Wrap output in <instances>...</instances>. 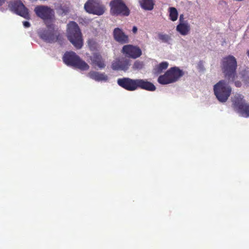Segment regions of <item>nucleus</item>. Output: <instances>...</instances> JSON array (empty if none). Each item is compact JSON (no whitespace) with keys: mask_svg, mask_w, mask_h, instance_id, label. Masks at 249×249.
<instances>
[{"mask_svg":"<svg viewBox=\"0 0 249 249\" xmlns=\"http://www.w3.org/2000/svg\"><path fill=\"white\" fill-rule=\"evenodd\" d=\"M36 15L43 19L48 28L39 33V36L49 43L56 41L58 39L57 33L54 30L53 22L54 20V12L51 8L44 5L37 6L35 8Z\"/></svg>","mask_w":249,"mask_h":249,"instance_id":"1","label":"nucleus"},{"mask_svg":"<svg viewBox=\"0 0 249 249\" xmlns=\"http://www.w3.org/2000/svg\"><path fill=\"white\" fill-rule=\"evenodd\" d=\"M237 67L236 58L232 55H228L222 59L221 69L225 77L229 81H233L236 75Z\"/></svg>","mask_w":249,"mask_h":249,"instance_id":"2","label":"nucleus"},{"mask_svg":"<svg viewBox=\"0 0 249 249\" xmlns=\"http://www.w3.org/2000/svg\"><path fill=\"white\" fill-rule=\"evenodd\" d=\"M67 36L70 41L77 49H80L83 45L82 33L76 23L70 22L67 26Z\"/></svg>","mask_w":249,"mask_h":249,"instance_id":"3","label":"nucleus"},{"mask_svg":"<svg viewBox=\"0 0 249 249\" xmlns=\"http://www.w3.org/2000/svg\"><path fill=\"white\" fill-rule=\"evenodd\" d=\"M183 75L184 72L179 68L172 67L164 74L160 75L158 79V82L161 85L173 83L178 81Z\"/></svg>","mask_w":249,"mask_h":249,"instance_id":"4","label":"nucleus"},{"mask_svg":"<svg viewBox=\"0 0 249 249\" xmlns=\"http://www.w3.org/2000/svg\"><path fill=\"white\" fill-rule=\"evenodd\" d=\"M213 91L219 102H225L231 95V89L225 80H222L214 85Z\"/></svg>","mask_w":249,"mask_h":249,"instance_id":"5","label":"nucleus"},{"mask_svg":"<svg viewBox=\"0 0 249 249\" xmlns=\"http://www.w3.org/2000/svg\"><path fill=\"white\" fill-rule=\"evenodd\" d=\"M63 61L66 65L76 67L81 70H87L89 68V65L72 52L66 53L63 56Z\"/></svg>","mask_w":249,"mask_h":249,"instance_id":"6","label":"nucleus"},{"mask_svg":"<svg viewBox=\"0 0 249 249\" xmlns=\"http://www.w3.org/2000/svg\"><path fill=\"white\" fill-rule=\"evenodd\" d=\"M87 12L97 16H101L106 11L105 6L97 0H88L84 5Z\"/></svg>","mask_w":249,"mask_h":249,"instance_id":"7","label":"nucleus"},{"mask_svg":"<svg viewBox=\"0 0 249 249\" xmlns=\"http://www.w3.org/2000/svg\"><path fill=\"white\" fill-rule=\"evenodd\" d=\"M110 12L112 15L128 16L129 11L122 0H114L110 2Z\"/></svg>","mask_w":249,"mask_h":249,"instance_id":"8","label":"nucleus"},{"mask_svg":"<svg viewBox=\"0 0 249 249\" xmlns=\"http://www.w3.org/2000/svg\"><path fill=\"white\" fill-rule=\"evenodd\" d=\"M233 102L240 115L244 117H249V104L243 100V96L238 95L235 97Z\"/></svg>","mask_w":249,"mask_h":249,"instance_id":"9","label":"nucleus"},{"mask_svg":"<svg viewBox=\"0 0 249 249\" xmlns=\"http://www.w3.org/2000/svg\"><path fill=\"white\" fill-rule=\"evenodd\" d=\"M9 7L12 11L21 17L26 19L30 18L28 10L20 1L17 0L12 2L9 5Z\"/></svg>","mask_w":249,"mask_h":249,"instance_id":"10","label":"nucleus"},{"mask_svg":"<svg viewBox=\"0 0 249 249\" xmlns=\"http://www.w3.org/2000/svg\"><path fill=\"white\" fill-rule=\"evenodd\" d=\"M117 83L121 87L129 91H133L138 89V79L120 78L118 79Z\"/></svg>","mask_w":249,"mask_h":249,"instance_id":"11","label":"nucleus"},{"mask_svg":"<svg viewBox=\"0 0 249 249\" xmlns=\"http://www.w3.org/2000/svg\"><path fill=\"white\" fill-rule=\"evenodd\" d=\"M122 52L125 55L134 59L140 57L142 54L141 50L139 47L131 45H124Z\"/></svg>","mask_w":249,"mask_h":249,"instance_id":"12","label":"nucleus"},{"mask_svg":"<svg viewBox=\"0 0 249 249\" xmlns=\"http://www.w3.org/2000/svg\"><path fill=\"white\" fill-rule=\"evenodd\" d=\"M130 65V61L124 58L116 59L112 63L111 68L116 71H124L128 70Z\"/></svg>","mask_w":249,"mask_h":249,"instance_id":"13","label":"nucleus"},{"mask_svg":"<svg viewBox=\"0 0 249 249\" xmlns=\"http://www.w3.org/2000/svg\"><path fill=\"white\" fill-rule=\"evenodd\" d=\"M113 36L115 40L122 44L126 43L128 42V36L125 35L122 29L116 28L113 31Z\"/></svg>","mask_w":249,"mask_h":249,"instance_id":"14","label":"nucleus"},{"mask_svg":"<svg viewBox=\"0 0 249 249\" xmlns=\"http://www.w3.org/2000/svg\"><path fill=\"white\" fill-rule=\"evenodd\" d=\"M88 76L97 82H106L108 80V76L105 73H101L95 71H90Z\"/></svg>","mask_w":249,"mask_h":249,"instance_id":"15","label":"nucleus"},{"mask_svg":"<svg viewBox=\"0 0 249 249\" xmlns=\"http://www.w3.org/2000/svg\"><path fill=\"white\" fill-rule=\"evenodd\" d=\"M176 30L181 35L186 36L190 33V25L188 22L179 23L176 27Z\"/></svg>","mask_w":249,"mask_h":249,"instance_id":"16","label":"nucleus"},{"mask_svg":"<svg viewBox=\"0 0 249 249\" xmlns=\"http://www.w3.org/2000/svg\"><path fill=\"white\" fill-rule=\"evenodd\" d=\"M90 59L92 64L93 66H97L100 69L104 68L106 66L102 56L99 54L94 53Z\"/></svg>","mask_w":249,"mask_h":249,"instance_id":"17","label":"nucleus"},{"mask_svg":"<svg viewBox=\"0 0 249 249\" xmlns=\"http://www.w3.org/2000/svg\"><path fill=\"white\" fill-rule=\"evenodd\" d=\"M149 90L154 91L156 89L155 86L151 82L142 79H138V88Z\"/></svg>","mask_w":249,"mask_h":249,"instance_id":"18","label":"nucleus"},{"mask_svg":"<svg viewBox=\"0 0 249 249\" xmlns=\"http://www.w3.org/2000/svg\"><path fill=\"white\" fill-rule=\"evenodd\" d=\"M139 3L142 9L147 11L153 10L155 5L154 0H139Z\"/></svg>","mask_w":249,"mask_h":249,"instance_id":"19","label":"nucleus"},{"mask_svg":"<svg viewBox=\"0 0 249 249\" xmlns=\"http://www.w3.org/2000/svg\"><path fill=\"white\" fill-rule=\"evenodd\" d=\"M169 66L167 62H162L155 66L154 69V73L155 74H159L162 72L164 70H166Z\"/></svg>","mask_w":249,"mask_h":249,"instance_id":"20","label":"nucleus"},{"mask_svg":"<svg viewBox=\"0 0 249 249\" xmlns=\"http://www.w3.org/2000/svg\"><path fill=\"white\" fill-rule=\"evenodd\" d=\"M169 18L173 21H176L178 18V12L175 7H169L168 9Z\"/></svg>","mask_w":249,"mask_h":249,"instance_id":"21","label":"nucleus"},{"mask_svg":"<svg viewBox=\"0 0 249 249\" xmlns=\"http://www.w3.org/2000/svg\"><path fill=\"white\" fill-rule=\"evenodd\" d=\"M88 44L90 50L92 51L97 50L99 48L98 44L93 39H89L88 41Z\"/></svg>","mask_w":249,"mask_h":249,"instance_id":"22","label":"nucleus"},{"mask_svg":"<svg viewBox=\"0 0 249 249\" xmlns=\"http://www.w3.org/2000/svg\"><path fill=\"white\" fill-rule=\"evenodd\" d=\"M158 37L160 40L165 43H168L171 40L170 36L167 34H159Z\"/></svg>","mask_w":249,"mask_h":249,"instance_id":"23","label":"nucleus"},{"mask_svg":"<svg viewBox=\"0 0 249 249\" xmlns=\"http://www.w3.org/2000/svg\"><path fill=\"white\" fill-rule=\"evenodd\" d=\"M143 64L142 62L136 61L133 66V69L134 70H140L142 68Z\"/></svg>","mask_w":249,"mask_h":249,"instance_id":"24","label":"nucleus"},{"mask_svg":"<svg viewBox=\"0 0 249 249\" xmlns=\"http://www.w3.org/2000/svg\"><path fill=\"white\" fill-rule=\"evenodd\" d=\"M243 81L246 85H249V75L248 74L245 75L242 73Z\"/></svg>","mask_w":249,"mask_h":249,"instance_id":"25","label":"nucleus"},{"mask_svg":"<svg viewBox=\"0 0 249 249\" xmlns=\"http://www.w3.org/2000/svg\"><path fill=\"white\" fill-rule=\"evenodd\" d=\"M182 22H188L187 21L184 20V16H183V15L181 14L179 16V23H182Z\"/></svg>","mask_w":249,"mask_h":249,"instance_id":"26","label":"nucleus"},{"mask_svg":"<svg viewBox=\"0 0 249 249\" xmlns=\"http://www.w3.org/2000/svg\"><path fill=\"white\" fill-rule=\"evenodd\" d=\"M23 25L24 27L25 28L29 27L30 26V23L28 21H24L23 22Z\"/></svg>","mask_w":249,"mask_h":249,"instance_id":"27","label":"nucleus"},{"mask_svg":"<svg viewBox=\"0 0 249 249\" xmlns=\"http://www.w3.org/2000/svg\"><path fill=\"white\" fill-rule=\"evenodd\" d=\"M235 85L237 87H240L241 86V83L240 82L236 81L235 82Z\"/></svg>","mask_w":249,"mask_h":249,"instance_id":"28","label":"nucleus"},{"mask_svg":"<svg viewBox=\"0 0 249 249\" xmlns=\"http://www.w3.org/2000/svg\"><path fill=\"white\" fill-rule=\"evenodd\" d=\"M137 30H138V29H137V27L133 26V27L132 28V32H133V33H134V34H136L137 33Z\"/></svg>","mask_w":249,"mask_h":249,"instance_id":"29","label":"nucleus"},{"mask_svg":"<svg viewBox=\"0 0 249 249\" xmlns=\"http://www.w3.org/2000/svg\"><path fill=\"white\" fill-rule=\"evenodd\" d=\"M4 2V0H0V5H1Z\"/></svg>","mask_w":249,"mask_h":249,"instance_id":"30","label":"nucleus"},{"mask_svg":"<svg viewBox=\"0 0 249 249\" xmlns=\"http://www.w3.org/2000/svg\"><path fill=\"white\" fill-rule=\"evenodd\" d=\"M247 53L248 57H249V50L247 51Z\"/></svg>","mask_w":249,"mask_h":249,"instance_id":"31","label":"nucleus"},{"mask_svg":"<svg viewBox=\"0 0 249 249\" xmlns=\"http://www.w3.org/2000/svg\"><path fill=\"white\" fill-rule=\"evenodd\" d=\"M247 73H249V70H248V71H247Z\"/></svg>","mask_w":249,"mask_h":249,"instance_id":"32","label":"nucleus"}]
</instances>
